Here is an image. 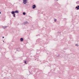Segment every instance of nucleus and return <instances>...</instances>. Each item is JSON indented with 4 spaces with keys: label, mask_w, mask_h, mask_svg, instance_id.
I'll return each mask as SVG.
<instances>
[{
    "label": "nucleus",
    "mask_w": 79,
    "mask_h": 79,
    "mask_svg": "<svg viewBox=\"0 0 79 79\" xmlns=\"http://www.w3.org/2000/svg\"><path fill=\"white\" fill-rule=\"evenodd\" d=\"M19 12L18 11V10H15V11H12L11 12V13L12 14L14 15L13 16L14 17H15V13H19Z\"/></svg>",
    "instance_id": "obj_1"
},
{
    "label": "nucleus",
    "mask_w": 79,
    "mask_h": 79,
    "mask_svg": "<svg viewBox=\"0 0 79 79\" xmlns=\"http://www.w3.org/2000/svg\"><path fill=\"white\" fill-rule=\"evenodd\" d=\"M23 3L24 4H25L27 3V0H23Z\"/></svg>",
    "instance_id": "obj_2"
},
{
    "label": "nucleus",
    "mask_w": 79,
    "mask_h": 79,
    "mask_svg": "<svg viewBox=\"0 0 79 79\" xmlns=\"http://www.w3.org/2000/svg\"><path fill=\"white\" fill-rule=\"evenodd\" d=\"M36 8L35 5H33L32 6V8L34 9L35 8Z\"/></svg>",
    "instance_id": "obj_3"
},
{
    "label": "nucleus",
    "mask_w": 79,
    "mask_h": 79,
    "mask_svg": "<svg viewBox=\"0 0 79 79\" xmlns=\"http://www.w3.org/2000/svg\"><path fill=\"white\" fill-rule=\"evenodd\" d=\"M7 27V26H5L4 27H3V28L4 29H5Z\"/></svg>",
    "instance_id": "obj_4"
},
{
    "label": "nucleus",
    "mask_w": 79,
    "mask_h": 79,
    "mask_svg": "<svg viewBox=\"0 0 79 79\" xmlns=\"http://www.w3.org/2000/svg\"><path fill=\"white\" fill-rule=\"evenodd\" d=\"M76 8L77 9V10H79V6H78V7L77 6V7H76Z\"/></svg>",
    "instance_id": "obj_5"
},
{
    "label": "nucleus",
    "mask_w": 79,
    "mask_h": 79,
    "mask_svg": "<svg viewBox=\"0 0 79 79\" xmlns=\"http://www.w3.org/2000/svg\"><path fill=\"white\" fill-rule=\"evenodd\" d=\"M23 38H21V39H20V41L22 42V41H23Z\"/></svg>",
    "instance_id": "obj_6"
},
{
    "label": "nucleus",
    "mask_w": 79,
    "mask_h": 79,
    "mask_svg": "<svg viewBox=\"0 0 79 79\" xmlns=\"http://www.w3.org/2000/svg\"><path fill=\"white\" fill-rule=\"evenodd\" d=\"M23 14L24 15H26V13L24 12H23Z\"/></svg>",
    "instance_id": "obj_7"
},
{
    "label": "nucleus",
    "mask_w": 79,
    "mask_h": 79,
    "mask_svg": "<svg viewBox=\"0 0 79 79\" xmlns=\"http://www.w3.org/2000/svg\"><path fill=\"white\" fill-rule=\"evenodd\" d=\"M24 23V24L25 25V24H26L27 23V22H25Z\"/></svg>",
    "instance_id": "obj_8"
},
{
    "label": "nucleus",
    "mask_w": 79,
    "mask_h": 79,
    "mask_svg": "<svg viewBox=\"0 0 79 79\" xmlns=\"http://www.w3.org/2000/svg\"><path fill=\"white\" fill-rule=\"evenodd\" d=\"M24 63H25V64H27V63H26V62L25 61H24Z\"/></svg>",
    "instance_id": "obj_9"
},
{
    "label": "nucleus",
    "mask_w": 79,
    "mask_h": 79,
    "mask_svg": "<svg viewBox=\"0 0 79 79\" xmlns=\"http://www.w3.org/2000/svg\"><path fill=\"white\" fill-rule=\"evenodd\" d=\"M56 19H55L54 20V21H55V22H56Z\"/></svg>",
    "instance_id": "obj_10"
},
{
    "label": "nucleus",
    "mask_w": 79,
    "mask_h": 79,
    "mask_svg": "<svg viewBox=\"0 0 79 79\" xmlns=\"http://www.w3.org/2000/svg\"><path fill=\"white\" fill-rule=\"evenodd\" d=\"M76 46H78V45H77V44H76Z\"/></svg>",
    "instance_id": "obj_11"
},
{
    "label": "nucleus",
    "mask_w": 79,
    "mask_h": 79,
    "mask_svg": "<svg viewBox=\"0 0 79 79\" xmlns=\"http://www.w3.org/2000/svg\"><path fill=\"white\" fill-rule=\"evenodd\" d=\"M4 38V37H2V38Z\"/></svg>",
    "instance_id": "obj_12"
},
{
    "label": "nucleus",
    "mask_w": 79,
    "mask_h": 79,
    "mask_svg": "<svg viewBox=\"0 0 79 79\" xmlns=\"http://www.w3.org/2000/svg\"><path fill=\"white\" fill-rule=\"evenodd\" d=\"M1 12H0V14H1Z\"/></svg>",
    "instance_id": "obj_13"
},
{
    "label": "nucleus",
    "mask_w": 79,
    "mask_h": 79,
    "mask_svg": "<svg viewBox=\"0 0 79 79\" xmlns=\"http://www.w3.org/2000/svg\"><path fill=\"white\" fill-rule=\"evenodd\" d=\"M57 1H58V0H56Z\"/></svg>",
    "instance_id": "obj_14"
},
{
    "label": "nucleus",
    "mask_w": 79,
    "mask_h": 79,
    "mask_svg": "<svg viewBox=\"0 0 79 79\" xmlns=\"http://www.w3.org/2000/svg\"><path fill=\"white\" fill-rule=\"evenodd\" d=\"M3 42H4V41H3Z\"/></svg>",
    "instance_id": "obj_15"
}]
</instances>
